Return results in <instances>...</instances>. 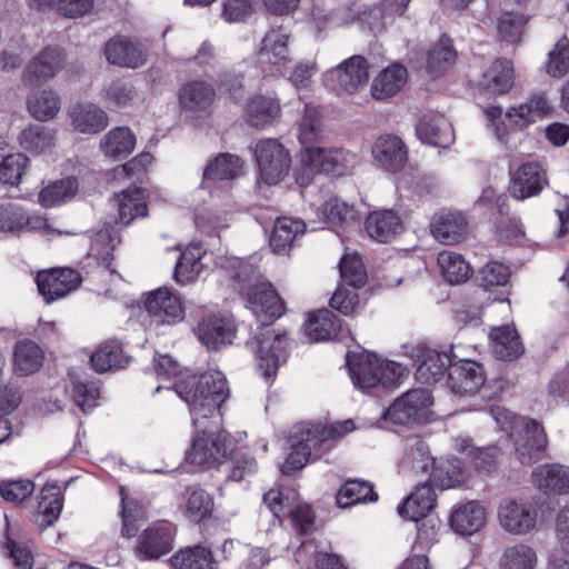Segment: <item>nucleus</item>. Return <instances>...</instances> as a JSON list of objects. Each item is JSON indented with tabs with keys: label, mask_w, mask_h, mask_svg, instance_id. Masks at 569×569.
<instances>
[{
	"label": "nucleus",
	"mask_w": 569,
	"mask_h": 569,
	"mask_svg": "<svg viewBox=\"0 0 569 569\" xmlns=\"http://www.w3.org/2000/svg\"><path fill=\"white\" fill-rule=\"evenodd\" d=\"M104 54L111 64L138 68L146 61L141 49L124 38H114L106 43Z\"/></svg>",
	"instance_id": "nucleus-40"
},
{
	"label": "nucleus",
	"mask_w": 569,
	"mask_h": 569,
	"mask_svg": "<svg viewBox=\"0 0 569 569\" xmlns=\"http://www.w3.org/2000/svg\"><path fill=\"white\" fill-rule=\"evenodd\" d=\"M549 184L547 171L536 161L522 163L510 178L509 192L517 200L540 194Z\"/></svg>",
	"instance_id": "nucleus-16"
},
{
	"label": "nucleus",
	"mask_w": 569,
	"mask_h": 569,
	"mask_svg": "<svg viewBox=\"0 0 569 569\" xmlns=\"http://www.w3.org/2000/svg\"><path fill=\"white\" fill-rule=\"evenodd\" d=\"M306 231V223L301 220L282 217L274 222L269 238V246L274 253L284 254L292 247L298 236Z\"/></svg>",
	"instance_id": "nucleus-39"
},
{
	"label": "nucleus",
	"mask_w": 569,
	"mask_h": 569,
	"mask_svg": "<svg viewBox=\"0 0 569 569\" xmlns=\"http://www.w3.org/2000/svg\"><path fill=\"white\" fill-rule=\"evenodd\" d=\"M76 191L77 181L74 179L57 180L40 191L39 202L46 208H52L71 198Z\"/></svg>",
	"instance_id": "nucleus-58"
},
{
	"label": "nucleus",
	"mask_w": 569,
	"mask_h": 569,
	"mask_svg": "<svg viewBox=\"0 0 569 569\" xmlns=\"http://www.w3.org/2000/svg\"><path fill=\"white\" fill-rule=\"evenodd\" d=\"M182 511L186 518L194 523H201L212 516L214 501L204 489L191 486L186 489Z\"/></svg>",
	"instance_id": "nucleus-41"
},
{
	"label": "nucleus",
	"mask_w": 569,
	"mask_h": 569,
	"mask_svg": "<svg viewBox=\"0 0 569 569\" xmlns=\"http://www.w3.org/2000/svg\"><path fill=\"white\" fill-rule=\"evenodd\" d=\"M243 161L231 153H220L206 167L202 176L201 188L212 192L216 184L221 181H230L241 176Z\"/></svg>",
	"instance_id": "nucleus-22"
},
{
	"label": "nucleus",
	"mask_w": 569,
	"mask_h": 569,
	"mask_svg": "<svg viewBox=\"0 0 569 569\" xmlns=\"http://www.w3.org/2000/svg\"><path fill=\"white\" fill-rule=\"evenodd\" d=\"M136 143V136L128 127H116L104 136L100 149L106 157L119 160L127 158Z\"/></svg>",
	"instance_id": "nucleus-43"
},
{
	"label": "nucleus",
	"mask_w": 569,
	"mask_h": 569,
	"mask_svg": "<svg viewBox=\"0 0 569 569\" xmlns=\"http://www.w3.org/2000/svg\"><path fill=\"white\" fill-rule=\"evenodd\" d=\"M54 131L43 124H30L19 134V143L27 151L41 153L53 144Z\"/></svg>",
	"instance_id": "nucleus-54"
},
{
	"label": "nucleus",
	"mask_w": 569,
	"mask_h": 569,
	"mask_svg": "<svg viewBox=\"0 0 569 569\" xmlns=\"http://www.w3.org/2000/svg\"><path fill=\"white\" fill-rule=\"evenodd\" d=\"M43 362L42 349L31 340L18 341L14 347L13 365L19 376L37 372Z\"/></svg>",
	"instance_id": "nucleus-49"
},
{
	"label": "nucleus",
	"mask_w": 569,
	"mask_h": 569,
	"mask_svg": "<svg viewBox=\"0 0 569 569\" xmlns=\"http://www.w3.org/2000/svg\"><path fill=\"white\" fill-rule=\"evenodd\" d=\"M254 157L261 178L269 186L277 184L289 171V152L276 139L260 140L256 144Z\"/></svg>",
	"instance_id": "nucleus-14"
},
{
	"label": "nucleus",
	"mask_w": 569,
	"mask_h": 569,
	"mask_svg": "<svg viewBox=\"0 0 569 569\" xmlns=\"http://www.w3.org/2000/svg\"><path fill=\"white\" fill-rule=\"evenodd\" d=\"M320 213L328 223L342 226L359 221V211L355 206L333 197L327 200L320 208Z\"/></svg>",
	"instance_id": "nucleus-55"
},
{
	"label": "nucleus",
	"mask_w": 569,
	"mask_h": 569,
	"mask_svg": "<svg viewBox=\"0 0 569 569\" xmlns=\"http://www.w3.org/2000/svg\"><path fill=\"white\" fill-rule=\"evenodd\" d=\"M214 97V88L203 80L189 81L179 91L180 104L189 111L207 110L212 104Z\"/></svg>",
	"instance_id": "nucleus-38"
},
{
	"label": "nucleus",
	"mask_w": 569,
	"mask_h": 569,
	"mask_svg": "<svg viewBox=\"0 0 569 569\" xmlns=\"http://www.w3.org/2000/svg\"><path fill=\"white\" fill-rule=\"evenodd\" d=\"M369 237L377 242L388 243L403 230V222L392 209L371 212L365 222Z\"/></svg>",
	"instance_id": "nucleus-27"
},
{
	"label": "nucleus",
	"mask_w": 569,
	"mask_h": 569,
	"mask_svg": "<svg viewBox=\"0 0 569 569\" xmlns=\"http://www.w3.org/2000/svg\"><path fill=\"white\" fill-rule=\"evenodd\" d=\"M302 162L310 171L339 178L352 172L358 157L343 148L308 147L307 153H302Z\"/></svg>",
	"instance_id": "nucleus-11"
},
{
	"label": "nucleus",
	"mask_w": 569,
	"mask_h": 569,
	"mask_svg": "<svg viewBox=\"0 0 569 569\" xmlns=\"http://www.w3.org/2000/svg\"><path fill=\"white\" fill-rule=\"evenodd\" d=\"M113 206L118 209L117 223L129 226L137 218H144L148 214L146 190L131 184L126 190L116 194L112 199Z\"/></svg>",
	"instance_id": "nucleus-23"
},
{
	"label": "nucleus",
	"mask_w": 569,
	"mask_h": 569,
	"mask_svg": "<svg viewBox=\"0 0 569 569\" xmlns=\"http://www.w3.org/2000/svg\"><path fill=\"white\" fill-rule=\"evenodd\" d=\"M173 389L188 405L194 428H200L203 420L219 418L220 408L229 397L227 379L220 371L182 377Z\"/></svg>",
	"instance_id": "nucleus-2"
},
{
	"label": "nucleus",
	"mask_w": 569,
	"mask_h": 569,
	"mask_svg": "<svg viewBox=\"0 0 569 569\" xmlns=\"http://www.w3.org/2000/svg\"><path fill=\"white\" fill-rule=\"evenodd\" d=\"M552 110L550 101L543 92L531 94L528 100L518 107L507 111V117L520 129L535 122L537 118H543Z\"/></svg>",
	"instance_id": "nucleus-35"
},
{
	"label": "nucleus",
	"mask_w": 569,
	"mask_h": 569,
	"mask_svg": "<svg viewBox=\"0 0 569 569\" xmlns=\"http://www.w3.org/2000/svg\"><path fill=\"white\" fill-rule=\"evenodd\" d=\"M82 281L83 276L71 268L52 269L37 276L39 293L47 303L64 298L78 289Z\"/></svg>",
	"instance_id": "nucleus-15"
},
{
	"label": "nucleus",
	"mask_w": 569,
	"mask_h": 569,
	"mask_svg": "<svg viewBox=\"0 0 569 569\" xmlns=\"http://www.w3.org/2000/svg\"><path fill=\"white\" fill-rule=\"evenodd\" d=\"M429 480L442 490L459 486L463 481V463L459 458H450L439 463L432 460Z\"/></svg>",
	"instance_id": "nucleus-51"
},
{
	"label": "nucleus",
	"mask_w": 569,
	"mask_h": 569,
	"mask_svg": "<svg viewBox=\"0 0 569 569\" xmlns=\"http://www.w3.org/2000/svg\"><path fill=\"white\" fill-rule=\"evenodd\" d=\"M482 365L469 359L453 360L447 377V385L456 395H475L485 383Z\"/></svg>",
	"instance_id": "nucleus-17"
},
{
	"label": "nucleus",
	"mask_w": 569,
	"mask_h": 569,
	"mask_svg": "<svg viewBox=\"0 0 569 569\" xmlns=\"http://www.w3.org/2000/svg\"><path fill=\"white\" fill-rule=\"evenodd\" d=\"M369 80L368 60L359 54L342 61L323 74V83L337 94L355 93Z\"/></svg>",
	"instance_id": "nucleus-12"
},
{
	"label": "nucleus",
	"mask_w": 569,
	"mask_h": 569,
	"mask_svg": "<svg viewBox=\"0 0 569 569\" xmlns=\"http://www.w3.org/2000/svg\"><path fill=\"white\" fill-rule=\"evenodd\" d=\"M246 116L251 127L266 128L280 118V102L274 97L257 94L248 101Z\"/></svg>",
	"instance_id": "nucleus-34"
},
{
	"label": "nucleus",
	"mask_w": 569,
	"mask_h": 569,
	"mask_svg": "<svg viewBox=\"0 0 569 569\" xmlns=\"http://www.w3.org/2000/svg\"><path fill=\"white\" fill-rule=\"evenodd\" d=\"M432 396L428 389L417 388L398 397L383 412L382 418L395 425L407 426L427 420Z\"/></svg>",
	"instance_id": "nucleus-10"
},
{
	"label": "nucleus",
	"mask_w": 569,
	"mask_h": 569,
	"mask_svg": "<svg viewBox=\"0 0 569 569\" xmlns=\"http://www.w3.org/2000/svg\"><path fill=\"white\" fill-rule=\"evenodd\" d=\"M63 508V496L57 485L47 483L42 490L39 501L38 523L46 529L52 526L59 518Z\"/></svg>",
	"instance_id": "nucleus-47"
},
{
	"label": "nucleus",
	"mask_w": 569,
	"mask_h": 569,
	"mask_svg": "<svg viewBox=\"0 0 569 569\" xmlns=\"http://www.w3.org/2000/svg\"><path fill=\"white\" fill-rule=\"evenodd\" d=\"M513 86V66L506 59H496L481 74L479 91L490 96L507 93Z\"/></svg>",
	"instance_id": "nucleus-25"
},
{
	"label": "nucleus",
	"mask_w": 569,
	"mask_h": 569,
	"mask_svg": "<svg viewBox=\"0 0 569 569\" xmlns=\"http://www.w3.org/2000/svg\"><path fill=\"white\" fill-rule=\"evenodd\" d=\"M537 563L536 550L525 543L507 547L499 560L500 569H536Z\"/></svg>",
	"instance_id": "nucleus-53"
},
{
	"label": "nucleus",
	"mask_w": 569,
	"mask_h": 569,
	"mask_svg": "<svg viewBox=\"0 0 569 569\" xmlns=\"http://www.w3.org/2000/svg\"><path fill=\"white\" fill-rule=\"evenodd\" d=\"M63 60L60 49L46 47L26 66L22 82L29 88L42 86L62 68Z\"/></svg>",
	"instance_id": "nucleus-18"
},
{
	"label": "nucleus",
	"mask_w": 569,
	"mask_h": 569,
	"mask_svg": "<svg viewBox=\"0 0 569 569\" xmlns=\"http://www.w3.org/2000/svg\"><path fill=\"white\" fill-rule=\"evenodd\" d=\"M527 19L521 13L503 12L497 22V32L500 41L517 44L521 42Z\"/></svg>",
	"instance_id": "nucleus-57"
},
{
	"label": "nucleus",
	"mask_w": 569,
	"mask_h": 569,
	"mask_svg": "<svg viewBox=\"0 0 569 569\" xmlns=\"http://www.w3.org/2000/svg\"><path fill=\"white\" fill-rule=\"evenodd\" d=\"M456 59L457 52L451 39L447 34H442L439 41L427 52V72L432 78H437L452 67Z\"/></svg>",
	"instance_id": "nucleus-44"
},
{
	"label": "nucleus",
	"mask_w": 569,
	"mask_h": 569,
	"mask_svg": "<svg viewBox=\"0 0 569 569\" xmlns=\"http://www.w3.org/2000/svg\"><path fill=\"white\" fill-rule=\"evenodd\" d=\"M373 158L389 172L400 171L408 159L407 148L397 136H382L372 147Z\"/></svg>",
	"instance_id": "nucleus-26"
},
{
	"label": "nucleus",
	"mask_w": 569,
	"mask_h": 569,
	"mask_svg": "<svg viewBox=\"0 0 569 569\" xmlns=\"http://www.w3.org/2000/svg\"><path fill=\"white\" fill-rule=\"evenodd\" d=\"M234 332V327L229 320L217 316L203 318L196 329L199 340L210 349L231 343Z\"/></svg>",
	"instance_id": "nucleus-31"
},
{
	"label": "nucleus",
	"mask_w": 569,
	"mask_h": 569,
	"mask_svg": "<svg viewBox=\"0 0 569 569\" xmlns=\"http://www.w3.org/2000/svg\"><path fill=\"white\" fill-rule=\"evenodd\" d=\"M206 421H201L200 428H196L198 435L193 438L186 459L189 463L210 468L227 458L233 443L229 432L211 430Z\"/></svg>",
	"instance_id": "nucleus-6"
},
{
	"label": "nucleus",
	"mask_w": 569,
	"mask_h": 569,
	"mask_svg": "<svg viewBox=\"0 0 569 569\" xmlns=\"http://www.w3.org/2000/svg\"><path fill=\"white\" fill-rule=\"evenodd\" d=\"M489 338L492 353L497 359L513 361L525 351L520 336L515 327L506 325L493 328L489 333Z\"/></svg>",
	"instance_id": "nucleus-33"
},
{
	"label": "nucleus",
	"mask_w": 569,
	"mask_h": 569,
	"mask_svg": "<svg viewBox=\"0 0 569 569\" xmlns=\"http://www.w3.org/2000/svg\"><path fill=\"white\" fill-rule=\"evenodd\" d=\"M336 499L340 508H349L358 503L376 502L378 493L369 481L348 479L338 490Z\"/></svg>",
	"instance_id": "nucleus-42"
},
{
	"label": "nucleus",
	"mask_w": 569,
	"mask_h": 569,
	"mask_svg": "<svg viewBox=\"0 0 569 569\" xmlns=\"http://www.w3.org/2000/svg\"><path fill=\"white\" fill-rule=\"evenodd\" d=\"M131 357L126 355L121 341L109 339L101 342L90 357V365L98 373L124 369Z\"/></svg>",
	"instance_id": "nucleus-30"
},
{
	"label": "nucleus",
	"mask_w": 569,
	"mask_h": 569,
	"mask_svg": "<svg viewBox=\"0 0 569 569\" xmlns=\"http://www.w3.org/2000/svg\"><path fill=\"white\" fill-rule=\"evenodd\" d=\"M29 158L23 153H12L2 158L0 162V182L18 186L26 172Z\"/></svg>",
	"instance_id": "nucleus-60"
},
{
	"label": "nucleus",
	"mask_w": 569,
	"mask_h": 569,
	"mask_svg": "<svg viewBox=\"0 0 569 569\" xmlns=\"http://www.w3.org/2000/svg\"><path fill=\"white\" fill-rule=\"evenodd\" d=\"M509 436L515 456L521 465L530 466L545 457L548 438L543 426L537 420L527 417L515 419Z\"/></svg>",
	"instance_id": "nucleus-5"
},
{
	"label": "nucleus",
	"mask_w": 569,
	"mask_h": 569,
	"mask_svg": "<svg viewBox=\"0 0 569 569\" xmlns=\"http://www.w3.org/2000/svg\"><path fill=\"white\" fill-rule=\"evenodd\" d=\"M416 134L423 143L448 148L455 141L450 121L440 113L423 114L416 124Z\"/></svg>",
	"instance_id": "nucleus-20"
},
{
	"label": "nucleus",
	"mask_w": 569,
	"mask_h": 569,
	"mask_svg": "<svg viewBox=\"0 0 569 569\" xmlns=\"http://www.w3.org/2000/svg\"><path fill=\"white\" fill-rule=\"evenodd\" d=\"M244 298L262 326V330L247 342L252 349L257 368L266 381L276 378L278 369L288 359V332L270 326L286 312V302L270 283H257L247 288Z\"/></svg>",
	"instance_id": "nucleus-1"
},
{
	"label": "nucleus",
	"mask_w": 569,
	"mask_h": 569,
	"mask_svg": "<svg viewBox=\"0 0 569 569\" xmlns=\"http://www.w3.org/2000/svg\"><path fill=\"white\" fill-rule=\"evenodd\" d=\"M177 528L169 521H158L144 529L132 549L140 561H156L173 549Z\"/></svg>",
	"instance_id": "nucleus-13"
},
{
	"label": "nucleus",
	"mask_w": 569,
	"mask_h": 569,
	"mask_svg": "<svg viewBox=\"0 0 569 569\" xmlns=\"http://www.w3.org/2000/svg\"><path fill=\"white\" fill-rule=\"evenodd\" d=\"M120 242L119 230L109 223L93 233L88 259L94 260L97 273L104 274L106 272H116L114 269L111 268L113 250Z\"/></svg>",
	"instance_id": "nucleus-19"
},
{
	"label": "nucleus",
	"mask_w": 569,
	"mask_h": 569,
	"mask_svg": "<svg viewBox=\"0 0 569 569\" xmlns=\"http://www.w3.org/2000/svg\"><path fill=\"white\" fill-rule=\"evenodd\" d=\"M341 328L339 318L329 309L311 312L305 323V333L310 342L327 341L335 338Z\"/></svg>",
	"instance_id": "nucleus-36"
},
{
	"label": "nucleus",
	"mask_w": 569,
	"mask_h": 569,
	"mask_svg": "<svg viewBox=\"0 0 569 569\" xmlns=\"http://www.w3.org/2000/svg\"><path fill=\"white\" fill-rule=\"evenodd\" d=\"M207 251L201 243H190L181 253L174 268V279L180 284H189L197 280L203 268L207 267Z\"/></svg>",
	"instance_id": "nucleus-32"
},
{
	"label": "nucleus",
	"mask_w": 569,
	"mask_h": 569,
	"mask_svg": "<svg viewBox=\"0 0 569 569\" xmlns=\"http://www.w3.org/2000/svg\"><path fill=\"white\" fill-rule=\"evenodd\" d=\"M290 34L283 28L270 29L261 40L257 63L269 76L283 74L291 64Z\"/></svg>",
	"instance_id": "nucleus-9"
},
{
	"label": "nucleus",
	"mask_w": 569,
	"mask_h": 569,
	"mask_svg": "<svg viewBox=\"0 0 569 569\" xmlns=\"http://www.w3.org/2000/svg\"><path fill=\"white\" fill-rule=\"evenodd\" d=\"M63 508V496L57 485L47 483L42 490L39 501L38 523L46 529L52 526L59 518Z\"/></svg>",
	"instance_id": "nucleus-48"
},
{
	"label": "nucleus",
	"mask_w": 569,
	"mask_h": 569,
	"mask_svg": "<svg viewBox=\"0 0 569 569\" xmlns=\"http://www.w3.org/2000/svg\"><path fill=\"white\" fill-rule=\"evenodd\" d=\"M407 74V69L401 64H392L383 69L372 81V97L382 100L395 96L406 83Z\"/></svg>",
	"instance_id": "nucleus-45"
},
{
	"label": "nucleus",
	"mask_w": 569,
	"mask_h": 569,
	"mask_svg": "<svg viewBox=\"0 0 569 569\" xmlns=\"http://www.w3.org/2000/svg\"><path fill=\"white\" fill-rule=\"evenodd\" d=\"M339 268L343 284L351 289H359L366 284L367 272L360 258L345 256L340 260Z\"/></svg>",
	"instance_id": "nucleus-63"
},
{
	"label": "nucleus",
	"mask_w": 569,
	"mask_h": 569,
	"mask_svg": "<svg viewBox=\"0 0 569 569\" xmlns=\"http://www.w3.org/2000/svg\"><path fill=\"white\" fill-rule=\"evenodd\" d=\"M532 483L546 495L569 493V467L560 463L540 465L532 471Z\"/></svg>",
	"instance_id": "nucleus-24"
},
{
	"label": "nucleus",
	"mask_w": 569,
	"mask_h": 569,
	"mask_svg": "<svg viewBox=\"0 0 569 569\" xmlns=\"http://www.w3.org/2000/svg\"><path fill=\"white\" fill-rule=\"evenodd\" d=\"M74 128L82 133H98L108 126L107 113L94 104H78L71 112Z\"/></svg>",
	"instance_id": "nucleus-50"
},
{
	"label": "nucleus",
	"mask_w": 569,
	"mask_h": 569,
	"mask_svg": "<svg viewBox=\"0 0 569 569\" xmlns=\"http://www.w3.org/2000/svg\"><path fill=\"white\" fill-rule=\"evenodd\" d=\"M171 563L177 569H218L211 549L201 545L179 550L172 556Z\"/></svg>",
	"instance_id": "nucleus-46"
},
{
	"label": "nucleus",
	"mask_w": 569,
	"mask_h": 569,
	"mask_svg": "<svg viewBox=\"0 0 569 569\" xmlns=\"http://www.w3.org/2000/svg\"><path fill=\"white\" fill-rule=\"evenodd\" d=\"M499 521L501 527L515 535H525L536 526L537 513L516 500H503L500 503Z\"/></svg>",
	"instance_id": "nucleus-21"
},
{
	"label": "nucleus",
	"mask_w": 569,
	"mask_h": 569,
	"mask_svg": "<svg viewBox=\"0 0 569 569\" xmlns=\"http://www.w3.org/2000/svg\"><path fill=\"white\" fill-rule=\"evenodd\" d=\"M438 263L443 278L451 284L466 282L470 274V264L460 253L445 250L438 254Z\"/></svg>",
	"instance_id": "nucleus-52"
},
{
	"label": "nucleus",
	"mask_w": 569,
	"mask_h": 569,
	"mask_svg": "<svg viewBox=\"0 0 569 569\" xmlns=\"http://www.w3.org/2000/svg\"><path fill=\"white\" fill-rule=\"evenodd\" d=\"M433 482L428 480L417 487L416 491L407 497L397 508L401 517H407L415 522L428 518L436 503Z\"/></svg>",
	"instance_id": "nucleus-29"
},
{
	"label": "nucleus",
	"mask_w": 569,
	"mask_h": 569,
	"mask_svg": "<svg viewBox=\"0 0 569 569\" xmlns=\"http://www.w3.org/2000/svg\"><path fill=\"white\" fill-rule=\"evenodd\" d=\"M451 528L462 536L478 532L486 522V510L476 501L467 502L457 508L450 516Z\"/></svg>",
	"instance_id": "nucleus-37"
},
{
	"label": "nucleus",
	"mask_w": 569,
	"mask_h": 569,
	"mask_svg": "<svg viewBox=\"0 0 569 569\" xmlns=\"http://www.w3.org/2000/svg\"><path fill=\"white\" fill-rule=\"evenodd\" d=\"M431 232L445 244L461 241L467 232L468 221L461 212L441 211L432 218Z\"/></svg>",
	"instance_id": "nucleus-28"
},
{
	"label": "nucleus",
	"mask_w": 569,
	"mask_h": 569,
	"mask_svg": "<svg viewBox=\"0 0 569 569\" xmlns=\"http://www.w3.org/2000/svg\"><path fill=\"white\" fill-rule=\"evenodd\" d=\"M548 57V73L555 78L563 77L569 70V40L566 36L558 40Z\"/></svg>",
	"instance_id": "nucleus-64"
},
{
	"label": "nucleus",
	"mask_w": 569,
	"mask_h": 569,
	"mask_svg": "<svg viewBox=\"0 0 569 569\" xmlns=\"http://www.w3.org/2000/svg\"><path fill=\"white\" fill-rule=\"evenodd\" d=\"M141 303L156 328L172 327L184 320L181 297L169 287H159L141 296Z\"/></svg>",
	"instance_id": "nucleus-7"
},
{
	"label": "nucleus",
	"mask_w": 569,
	"mask_h": 569,
	"mask_svg": "<svg viewBox=\"0 0 569 569\" xmlns=\"http://www.w3.org/2000/svg\"><path fill=\"white\" fill-rule=\"evenodd\" d=\"M321 134V113L318 107L306 104L302 119L298 128V138L300 143L305 147L307 153L308 147L318 141Z\"/></svg>",
	"instance_id": "nucleus-56"
},
{
	"label": "nucleus",
	"mask_w": 569,
	"mask_h": 569,
	"mask_svg": "<svg viewBox=\"0 0 569 569\" xmlns=\"http://www.w3.org/2000/svg\"><path fill=\"white\" fill-rule=\"evenodd\" d=\"M353 420L347 419L331 425H317L301 429L291 437V451L281 466V472L290 476L302 469L309 459L318 460L335 446V440L355 430Z\"/></svg>",
	"instance_id": "nucleus-3"
},
{
	"label": "nucleus",
	"mask_w": 569,
	"mask_h": 569,
	"mask_svg": "<svg viewBox=\"0 0 569 569\" xmlns=\"http://www.w3.org/2000/svg\"><path fill=\"white\" fill-rule=\"evenodd\" d=\"M30 218L26 211L12 202L0 203V231L16 232L29 229Z\"/></svg>",
	"instance_id": "nucleus-61"
},
{
	"label": "nucleus",
	"mask_w": 569,
	"mask_h": 569,
	"mask_svg": "<svg viewBox=\"0 0 569 569\" xmlns=\"http://www.w3.org/2000/svg\"><path fill=\"white\" fill-rule=\"evenodd\" d=\"M73 398L77 406L83 411H90L98 406L100 389L94 381L81 380L71 376Z\"/></svg>",
	"instance_id": "nucleus-62"
},
{
	"label": "nucleus",
	"mask_w": 569,
	"mask_h": 569,
	"mask_svg": "<svg viewBox=\"0 0 569 569\" xmlns=\"http://www.w3.org/2000/svg\"><path fill=\"white\" fill-rule=\"evenodd\" d=\"M347 366L355 387L362 391L378 386L386 389L397 388L407 372L400 363L381 360L368 351L347 353Z\"/></svg>",
	"instance_id": "nucleus-4"
},
{
	"label": "nucleus",
	"mask_w": 569,
	"mask_h": 569,
	"mask_svg": "<svg viewBox=\"0 0 569 569\" xmlns=\"http://www.w3.org/2000/svg\"><path fill=\"white\" fill-rule=\"evenodd\" d=\"M405 355L416 365V379L425 385H433L448 377L451 363L457 356L452 352L438 351L423 343L405 346Z\"/></svg>",
	"instance_id": "nucleus-8"
},
{
	"label": "nucleus",
	"mask_w": 569,
	"mask_h": 569,
	"mask_svg": "<svg viewBox=\"0 0 569 569\" xmlns=\"http://www.w3.org/2000/svg\"><path fill=\"white\" fill-rule=\"evenodd\" d=\"M28 109L33 118L48 121L60 110V100L54 92L43 90L28 100Z\"/></svg>",
	"instance_id": "nucleus-59"
}]
</instances>
